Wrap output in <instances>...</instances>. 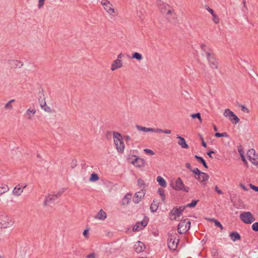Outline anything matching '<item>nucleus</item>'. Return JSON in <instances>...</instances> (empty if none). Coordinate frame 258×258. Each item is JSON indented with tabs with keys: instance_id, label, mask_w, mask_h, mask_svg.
I'll return each mask as SVG.
<instances>
[{
	"instance_id": "nucleus-1",
	"label": "nucleus",
	"mask_w": 258,
	"mask_h": 258,
	"mask_svg": "<svg viewBox=\"0 0 258 258\" xmlns=\"http://www.w3.org/2000/svg\"><path fill=\"white\" fill-rule=\"evenodd\" d=\"M15 223L13 219L7 214L0 215V227L7 228L11 227Z\"/></svg>"
},
{
	"instance_id": "nucleus-2",
	"label": "nucleus",
	"mask_w": 258,
	"mask_h": 258,
	"mask_svg": "<svg viewBox=\"0 0 258 258\" xmlns=\"http://www.w3.org/2000/svg\"><path fill=\"white\" fill-rule=\"evenodd\" d=\"M113 140L117 151L119 152H123L124 149V144L121 134L118 132H114Z\"/></svg>"
},
{
	"instance_id": "nucleus-3",
	"label": "nucleus",
	"mask_w": 258,
	"mask_h": 258,
	"mask_svg": "<svg viewBox=\"0 0 258 258\" xmlns=\"http://www.w3.org/2000/svg\"><path fill=\"white\" fill-rule=\"evenodd\" d=\"M171 187L175 190H182L185 192L189 191V187L184 185L183 182L180 177L177 178L174 182L170 183Z\"/></svg>"
},
{
	"instance_id": "nucleus-4",
	"label": "nucleus",
	"mask_w": 258,
	"mask_h": 258,
	"mask_svg": "<svg viewBox=\"0 0 258 258\" xmlns=\"http://www.w3.org/2000/svg\"><path fill=\"white\" fill-rule=\"evenodd\" d=\"M240 220L245 224H251L255 221V218L250 212H243L240 214Z\"/></svg>"
},
{
	"instance_id": "nucleus-5",
	"label": "nucleus",
	"mask_w": 258,
	"mask_h": 258,
	"mask_svg": "<svg viewBox=\"0 0 258 258\" xmlns=\"http://www.w3.org/2000/svg\"><path fill=\"white\" fill-rule=\"evenodd\" d=\"M190 227V222L188 219H185L181 221L178 225L177 230L180 234L186 232Z\"/></svg>"
},
{
	"instance_id": "nucleus-6",
	"label": "nucleus",
	"mask_w": 258,
	"mask_h": 258,
	"mask_svg": "<svg viewBox=\"0 0 258 258\" xmlns=\"http://www.w3.org/2000/svg\"><path fill=\"white\" fill-rule=\"evenodd\" d=\"M176 234L174 235L170 234L168 235V246L169 249L172 250H175L177 247V243L179 239L177 238Z\"/></svg>"
},
{
	"instance_id": "nucleus-7",
	"label": "nucleus",
	"mask_w": 258,
	"mask_h": 258,
	"mask_svg": "<svg viewBox=\"0 0 258 258\" xmlns=\"http://www.w3.org/2000/svg\"><path fill=\"white\" fill-rule=\"evenodd\" d=\"M101 5L103 6L104 10L110 16H113L116 11L113 8L112 4L108 0H102Z\"/></svg>"
},
{
	"instance_id": "nucleus-8",
	"label": "nucleus",
	"mask_w": 258,
	"mask_h": 258,
	"mask_svg": "<svg viewBox=\"0 0 258 258\" xmlns=\"http://www.w3.org/2000/svg\"><path fill=\"white\" fill-rule=\"evenodd\" d=\"M206 54L211 68L217 69L218 68V61L216 59L215 55L209 51L206 52Z\"/></svg>"
},
{
	"instance_id": "nucleus-9",
	"label": "nucleus",
	"mask_w": 258,
	"mask_h": 258,
	"mask_svg": "<svg viewBox=\"0 0 258 258\" xmlns=\"http://www.w3.org/2000/svg\"><path fill=\"white\" fill-rule=\"evenodd\" d=\"M223 115L226 117H228L234 124H236L239 121V118L229 109H225Z\"/></svg>"
},
{
	"instance_id": "nucleus-10",
	"label": "nucleus",
	"mask_w": 258,
	"mask_h": 258,
	"mask_svg": "<svg viewBox=\"0 0 258 258\" xmlns=\"http://www.w3.org/2000/svg\"><path fill=\"white\" fill-rule=\"evenodd\" d=\"M185 209V206H181L179 208H174L170 212V214L175 216L173 219L175 220H178L177 218L180 217Z\"/></svg>"
},
{
	"instance_id": "nucleus-11",
	"label": "nucleus",
	"mask_w": 258,
	"mask_h": 258,
	"mask_svg": "<svg viewBox=\"0 0 258 258\" xmlns=\"http://www.w3.org/2000/svg\"><path fill=\"white\" fill-rule=\"evenodd\" d=\"M26 186V184H19L13 189V194L16 197L20 196Z\"/></svg>"
},
{
	"instance_id": "nucleus-12",
	"label": "nucleus",
	"mask_w": 258,
	"mask_h": 258,
	"mask_svg": "<svg viewBox=\"0 0 258 258\" xmlns=\"http://www.w3.org/2000/svg\"><path fill=\"white\" fill-rule=\"evenodd\" d=\"M136 127L139 131H141V132H143L145 133H148V132L155 133V131H159V130H156V128L146 127L141 126L138 124H137L136 125Z\"/></svg>"
},
{
	"instance_id": "nucleus-13",
	"label": "nucleus",
	"mask_w": 258,
	"mask_h": 258,
	"mask_svg": "<svg viewBox=\"0 0 258 258\" xmlns=\"http://www.w3.org/2000/svg\"><path fill=\"white\" fill-rule=\"evenodd\" d=\"M36 109L34 107H30L27 110L25 115L27 117V118L29 120L32 119L34 114L36 113Z\"/></svg>"
},
{
	"instance_id": "nucleus-14",
	"label": "nucleus",
	"mask_w": 258,
	"mask_h": 258,
	"mask_svg": "<svg viewBox=\"0 0 258 258\" xmlns=\"http://www.w3.org/2000/svg\"><path fill=\"white\" fill-rule=\"evenodd\" d=\"M132 163L138 167H142L144 166L145 161L142 158L136 157L135 159L132 162Z\"/></svg>"
},
{
	"instance_id": "nucleus-15",
	"label": "nucleus",
	"mask_w": 258,
	"mask_h": 258,
	"mask_svg": "<svg viewBox=\"0 0 258 258\" xmlns=\"http://www.w3.org/2000/svg\"><path fill=\"white\" fill-rule=\"evenodd\" d=\"M55 195H48L46 196L45 200L43 202V205L44 206H47L49 205L50 203L53 202L55 199H56L55 197Z\"/></svg>"
},
{
	"instance_id": "nucleus-16",
	"label": "nucleus",
	"mask_w": 258,
	"mask_h": 258,
	"mask_svg": "<svg viewBox=\"0 0 258 258\" xmlns=\"http://www.w3.org/2000/svg\"><path fill=\"white\" fill-rule=\"evenodd\" d=\"M134 248L136 251L139 253L143 251L145 249V246L144 243L138 241L135 243Z\"/></svg>"
},
{
	"instance_id": "nucleus-17",
	"label": "nucleus",
	"mask_w": 258,
	"mask_h": 258,
	"mask_svg": "<svg viewBox=\"0 0 258 258\" xmlns=\"http://www.w3.org/2000/svg\"><path fill=\"white\" fill-rule=\"evenodd\" d=\"M122 66V60H119V59H116L113 61L111 66V70L113 71L117 69L121 68Z\"/></svg>"
},
{
	"instance_id": "nucleus-18",
	"label": "nucleus",
	"mask_w": 258,
	"mask_h": 258,
	"mask_svg": "<svg viewBox=\"0 0 258 258\" xmlns=\"http://www.w3.org/2000/svg\"><path fill=\"white\" fill-rule=\"evenodd\" d=\"M195 178L200 182H203L208 180L209 176L207 173L201 172V173L199 174L198 176H195Z\"/></svg>"
},
{
	"instance_id": "nucleus-19",
	"label": "nucleus",
	"mask_w": 258,
	"mask_h": 258,
	"mask_svg": "<svg viewBox=\"0 0 258 258\" xmlns=\"http://www.w3.org/2000/svg\"><path fill=\"white\" fill-rule=\"evenodd\" d=\"M176 138L179 140L178 144L182 148H188V145L186 144L185 139L179 135L176 136Z\"/></svg>"
},
{
	"instance_id": "nucleus-20",
	"label": "nucleus",
	"mask_w": 258,
	"mask_h": 258,
	"mask_svg": "<svg viewBox=\"0 0 258 258\" xmlns=\"http://www.w3.org/2000/svg\"><path fill=\"white\" fill-rule=\"evenodd\" d=\"M106 218V214L102 209H101L95 216V219L100 220H104Z\"/></svg>"
},
{
	"instance_id": "nucleus-21",
	"label": "nucleus",
	"mask_w": 258,
	"mask_h": 258,
	"mask_svg": "<svg viewBox=\"0 0 258 258\" xmlns=\"http://www.w3.org/2000/svg\"><path fill=\"white\" fill-rule=\"evenodd\" d=\"M145 193L143 191H138L136 193L135 197L133 201L135 203H139L141 199L144 197Z\"/></svg>"
},
{
	"instance_id": "nucleus-22",
	"label": "nucleus",
	"mask_w": 258,
	"mask_h": 258,
	"mask_svg": "<svg viewBox=\"0 0 258 258\" xmlns=\"http://www.w3.org/2000/svg\"><path fill=\"white\" fill-rule=\"evenodd\" d=\"M39 101L41 106V108L44 109L45 111L50 112L51 111V108L47 106L44 99H42L41 100L39 99Z\"/></svg>"
},
{
	"instance_id": "nucleus-23",
	"label": "nucleus",
	"mask_w": 258,
	"mask_h": 258,
	"mask_svg": "<svg viewBox=\"0 0 258 258\" xmlns=\"http://www.w3.org/2000/svg\"><path fill=\"white\" fill-rule=\"evenodd\" d=\"M132 198V194L128 193L123 198L122 201V204L123 205H127L128 204Z\"/></svg>"
},
{
	"instance_id": "nucleus-24",
	"label": "nucleus",
	"mask_w": 258,
	"mask_h": 258,
	"mask_svg": "<svg viewBox=\"0 0 258 258\" xmlns=\"http://www.w3.org/2000/svg\"><path fill=\"white\" fill-rule=\"evenodd\" d=\"M230 237L233 241L240 239V235L237 232H232L230 234Z\"/></svg>"
},
{
	"instance_id": "nucleus-25",
	"label": "nucleus",
	"mask_w": 258,
	"mask_h": 258,
	"mask_svg": "<svg viewBox=\"0 0 258 258\" xmlns=\"http://www.w3.org/2000/svg\"><path fill=\"white\" fill-rule=\"evenodd\" d=\"M10 63L15 68H20L23 66V63L22 61L17 60H12L10 61Z\"/></svg>"
},
{
	"instance_id": "nucleus-26",
	"label": "nucleus",
	"mask_w": 258,
	"mask_h": 258,
	"mask_svg": "<svg viewBox=\"0 0 258 258\" xmlns=\"http://www.w3.org/2000/svg\"><path fill=\"white\" fill-rule=\"evenodd\" d=\"M157 181L159 183V184L164 187H166L167 183L165 180L161 176H158L157 178Z\"/></svg>"
},
{
	"instance_id": "nucleus-27",
	"label": "nucleus",
	"mask_w": 258,
	"mask_h": 258,
	"mask_svg": "<svg viewBox=\"0 0 258 258\" xmlns=\"http://www.w3.org/2000/svg\"><path fill=\"white\" fill-rule=\"evenodd\" d=\"M9 190V187L4 183H0V196L7 192Z\"/></svg>"
},
{
	"instance_id": "nucleus-28",
	"label": "nucleus",
	"mask_w": 258,
	"mask_h": 258,
	"mask_svg": "<svg viewBox=\"0 0 258 258\" xmlns=\"http://www.w3.org/2000/svg\"><path fill=\"white\" fill-rule=\"evenodd\" d=\"M159 207V203L156 202L155 200L153 201V203L151 204L150 206V209L152 212L154 213L157 211Z\"/></svg>"
},
{
	"instance_id": "nucleus-29",
	"label": "nucleus",
	"mask_w": 258,
	"mask_h": 258,
	"mask_svg": "<svg viewBox=\"0 0 258 258\" xmlns=\"http://www.w3.org/2000/svg\"><path fill=\"white\" fill-rule=\"evenodd\" d=\"M256 155L255 151L253 149H249L247 152V156L249 160L255 157Z\"/></svg>"
},
{
	"instance_id": "nucleus-30",
	"label": "nucleus",
	"mask_w": 258,
	"mask_h": 258,
	"mask_svg": "<svg viewBox=\"0 0 258 258\" xmlns=\"http://www.w3.org/2000/svg\"><path fill=\"white\" fill-rule=\"evenodd\" d=\"M166 15H167V18L169 21H171V19H174L175 17H174L175 14H174V11L171 9H168L167 10Z\"/></svg>"
},
{
	"instance_id": "nucleus-31",
	"label": "nucleus",
	"mask_w": 258,
	"mask_h": 258,
	"mask_svg": "<svg viewBox=\"0 0 258 258\" xmlns=\"http://www.w3.org/2000/svg\"><path fill=\"white\" fill-rule=\"evenodd\" d=\"M195 158L198 160V161L199 162H201V163H202V164L203 165V166L206 168H208V166L207 165V163L206 162V161H205V160L201 157H200L198 155H195Z\"/></svg>"
},
{
	"instance_id": "nucleus-32",
	"label": "nucleus",
	"mask_w": 258,
	"mask_h": 258,
	"mask_svg": "<svg viewBox=\"0 0 258 258\" xmlns=\"http://www.w3.org/2000/svg\"><path fill=\"white\" fill-rule=\"evenodd\" d=\"M132 58L136 59L138 60H141L143 59V56L139 52H134L132 55Z\"/></svg>"
},
{
	"instance_id": "nucleus-33",
	"label": "nucleus",
	"mask_w": 258,
	"mask_h": 258,
	"mask_svg": "<svg viewBox=\"0 0 258 258\" xmlns=\"http://www.w3.org/2000/svg\"><path fill=\"white\" fill-rule=\"evenodd\" d=\"M99 179V176L96 173H93L91 174L90 177L89 178L90 181L95 182Z\"/></svg>"
},
{
	"instance_id": "nucleus-34",
	"label": "nucleus",
	"mask_w": 258,
	"mask_h": 258,
	"mask_svg": "<svg viewBox=\"0 0 258 258\" xmlns=\"http://www.w3.org/2000/svg\"><path fill=\"white\" fill-rule=\"evenodd\" d=\"M158 192L160 196L161 197V199L163 202L165 201V196L164 194L165 190L164 189L162 188H159L158 190Z\"/></svg>"
},
{
	"instance_id": "nucleus-35",
	"label": "nucleus",
	"mask_w": 258,
	"mask_h": 258,
	"mask_svg": "<svg viewBox=\"0 0 258 258\" xmlns=\"http://www.w3.org/2000/svg\"><path fill=\"white\" fill-rule=\"evenodd\" d=\"M15 100L12 99L10 100L6 104L5 108L7 109H12L13 108L12 103L14 102Z\"/></svg>"
},
{
	"instance_id": "nucleus-36",
	"label": "nucleus",
	"mask_w": 258,
	"mask_h": 258,
	"mask_svg": "<svg viewBox=\"0 0 258 258\" xmlns=\"http://www.w3.org/2000/svg\"><path fill=\"white\" fill-rule=\"evenodd\" d=\"M250 162L256 166H258V156L256 155L255 157L252 158V159L249 160Z\"/></svg>"
},
{
	"instance_id": "nucleus-37",
	"label": "nucleus",
	"mask_w": 258,
	"mask_h": 258,
	"mask_svg": "<svg viewBox=\"0 0 258 258\" xmlns=\"http://www.w3.org/2000/svg\"><path fill=\"white\" fill-rule=\"evenodd\" d=\"M199 200H194L192 201L189 204H188L185 207H189V208H194L195 207L197 203L198 202Z\"/></svg>"
},
{
	"instance_id": "nucleus-38",
	"label": "nucleus",
	"mask_w": 258,
	"mask_h": 258,
	"mask_svg": "<svg viewBox=\"0 0 258 258\" xmlns=\"http://www.w3.org/2000/svg\"><path fill=\"white\" fill-rule=\"evenodd\" d=\"M156 130H159V131H155V133H164L165 134H169L171 132V131L169 130H163L160 128H156Z\"/></svg>"
},
{
	"instance_id": "nucleus-39",
	"label": "nucleus",
	"mask_w": 258,
	"mask_h": 258,
	"mask_svg": "<svg viewBox=\"0 0 258 258\" xmlns=\"http://www.w3.org/2000/svg\"><path fill=\"white\" fill-rule=\"evenodd\" d=\"M228 136V135L227 133L226 132H224L222 133H217L215 134V137H216L217 138L227 137Z\"/></svg>"
},
{
	"instance_id": "nucleus-40",
	"label": "nucleus",
	"mask_w": 258,
	"mask_h": 258,
	"mask_svg": "<svg viewBox=\"0 0 258 258\" xmlns=\"http://www.w3.org/2000/svg\"><path fill=\"white\" fill-rule=\"evenodd\" d=\"M212 220L214 221V222L215 223V225L216 226L220 227L221 229H223V227L222 225V224L220 223V222H219L217 220H215L214 219H213Z\"/></svg>"
},
{
	"instance_id": "nucleus-41",
	"label": "nucleus",
	"mask_w": 258,
	"mask_h": 258,
	"mask_svg": "<svg viewBox=\"0 0 258 258\" xmlns=\"http://www.w3.org/2000/svg\"><path fill=\"white\" fill-rule=\"evenodd\" d=\"M139 225L143 228L145 227L148 224V221L146 220H143L140 222H138Z\"/></svg>"
},
{
	"instance_id": "nucleus-42",
	"label": "nucleus",
	"mask_w": 258,
	"mask_h": 258,
	"mask_svg": "<svg viewBox=\"0 0 258 258\" xmlns=\"http://www.w3.org/2000/svg\"><path fill=\"white\" fill-rule=\"evenodd\" d=\"M191 117L192 118H198L200 121H202V118H201V114L200 113H196V114H192L191 115Z\"/></svg>"
},
{
	"instance_id": "nucleus-43",
	"label": "nucleus",
	"mask_w": 258,
	"mask_h": 258,
	"mask_svg": "<svg viewBox=\"0 0 258 258\" xmlns=\"http://www.w3.org/2000/svg\"><path fill=\"white\" fill-rule=\"evenodd\" d=\"M191 171L196 175V176H198L202 172L198 168L192 169Z\"/></svg>"
},
{
	"instance_id": "nucleus-44",
	"label": "nucleus",
	"mask_w": 258,
	"mask_h": 258,
	"mask_svg": "<svg viewBox=\"0 0 258 258\" xmlns=\"http://www.w3.org/2000/svg\"><path fill=\"white\" fill-rule=\"evenodd\" d=\"M142 229H143L142 227L140 226V225H139V224H138V223H137L133 228V231H139Z\"/></svg>"
},
{
	"instance_id": "nucleus-45",
	"label": "nucleus",
	"mask_w": 258,
	"mask_h": 258,
	"mask_svg": "<svg viewBox=\"0 0 258 258\" xmlns=\"http://www.w3.org/2000/svg\"><path fill=\"white\" fill-rule=\"evenodd\" d=\"M252 229L254 231H258V222H255L252 224Z\"/></svg>"
},
{
	"instance_id": "nucleus-46",
	"label": "nucleus",
	"mask_w": 258,
	"mask_h": 258,
	"mask_svg": "<svg viewBox=\"0 0 258 258\" xmlns=\"http://www.w3.org/2000/svg\"><path fill=\"white\" fill-rule=\"evenodd\" d=\"M213 21L216 23V24H217L219 23V17L217 15H216V14H214V15H213Z\"/></svg>"
},
{
	"instance_id": "nucleus-47",
	"label": "nucleus",
	"mask_w": 258,
	"mask_h": 258,
	"mask_svg": "<svg viewBox=\"0 0 258 258\" xmlns=\"http://www.w3.org/2000/svg\"><path fill=\"white\" fill-rule=\"evenodd\" d=\"M144 151L145 153L146 154H150L151 155H154V153L153 151H152L150 149H145L144 150Z\"/></svg>"
},
{
	"instance_id": "nucleus-48",
	"label": "nucleus",
	"mask_w": 258,
	"mask_h": 258,
	"mask_svg": "<svg viewBox=\"0 0 258 258\" xmlns=\"http://www.w3.org/2000/svg\"><path fill=\"white\" fill-rule=\"evenodd\" d=\"M83 234L85 238H88V237H89V230L88 229H85L84 230Z\"/></svg>"
},
{
	"instance_id": "nucleus-49",
	"label": "nucleus",
	"mask_w": 258,
	"mask_h": 258,
	"mask_svg": "<svg viewBox=\"0 0 258 258\" xmlns=\"http://www.w3.org/2000/svg\"><path fill=\"white\" fill-rule=\"evenodd\" d=\"M238 153H239V155H240V157L244 155L243 150V149L241 147H239L238 148Z\"/></svg>"
},
{
	"instance_id": "nucleus-50",
	"label": "nucleus",
	"mask_w": 258,
	"mask_h": 258,
	"mask_svg": "<svg viewBox=\"0 0 258 258\" xmlns=\"http://www.w3.org/2000/svg\"><path fill=\"white\" fill-rule=\"evenodd\" d=\"M240 106L241 107V110L242 111L245 112L246 113H248L249 112L248 109L245 106H244V105H241Z\"/></svg>"
},
{
	"instance_id": "nucleus-51",
	"label": "nucleus",
	"mask_w": 258,
	"mask_h": 258,
	"mask_svg": "<svg viewBox=\"0 0 258 258\" xmlns=\"http://www.w3.org/2000/svg\"><path fill=\"white\" fill-rule=\"evenodd\" d=\"M44 1H45V0H39V1H38L39 4H38V8L40 9L42 7V6L44 5Z\"/></svg>"
},
{
	"instance_id": "nucleus-52",
	"label": "nucleus",
	"mask_w": 258,
	"mask_h": 258,
	"mask_svg": "<svg viewBox=\"0 0 258 258\" xmlns=\"http://www.w3.org/2000/svg\"><path fill=\"white\" fill-rule=\"evenodd\" d=\"M86 258H96V254L94 253H91L86 256Z\"/></svg>"
},
{
	"instance_id": "nucleus-53",
	"label": "nucleus",
	"mask_w": 258,
	"mask_h": 258,
	"mask_svg": "<svg viewBox=\"0 0 258 258\" xmlns=\"http://www.w3.org/2000/svg\"><path fill=\"white\" fill-rule=\"evenodd\" d=\"M249 185L251 189H253L254 190H255L256 191H258V186H256L251 184H250Z\"/></svg>"
},
{
	"instance_id": "nucleus-54",
	"label": "nucleus",
	"mask_w": 258,
	"mask_h": 258,
	"mask_svg": "<svg viewBox=\"0 0 258 258\" xmlns=\"http://www.w3.org/2000/svg\"><path fill=\"white\" fill-rule=\"evenodd\" d=\"M77 161L76 160H73L71 163V167L72 168H74L77 166Z\"/></svg>"
},
{
	"instance_id": "nucleus-55",
	"label": "nucleus",
	"mask_w": 258,
	"mask_h": 258,
	"mask_svg": "<svg viewBox=\"0 0 258 258\" xmlns=\"http://www.w3.org/2000/svg\"><path fill=\"white\" fill-rule=\"evenodd\" d=\"M138 184L140 186H142V185H143L144 184V181L142 179H141V178L138 179Z\"/></svg>"
},
{
	"instance_id": "nucleus-56",
	"label": "nucleus",
	"mask_w": 258,
	"mask_h": 258,
	"mask_svg": "<svg viewBox=\"0 0 258 258\" xmlns=\"http://www.w3.org/2000/svg\"><path fill=\"white\" fill-rule=\"evenodd\" d=\"M62 192H63V191H59L56 194H53V195H55V198L57 199V198L59 197L61 195Z\"/></svg>"
},
{
	"instance_id": "nucleus-57",
	"label": "nucleus",
	"mask_w": 258,
	"mask_h": 258,
	"mask_svg": "<svg viewBox=\"0 0 258 258\" xmlns=\"http://www.w3.org/2000/svg\"><path fill=\"white\" fill-rule=\"evenodd\" d=\"M215 190H216V191L217 192V193H218V194H220V195H221V194H223L222 191L221 190L219 189V188H218V186H217V185L215 186Z\"/></svg>"
},
{
	"instance_id": "nucleus-58",
	"label": "nucleus",
	"mask_w": 258,
	"mask_h": 258,
	"mask_svg": "<svg viewBox=\"0 0 258 258\" xmlns=\"http://www.w3.org/2000/svg\"><path fill=\"white\" fill-rule=\"evenodd\" d=\"M123 57V54L122 53H120L117 56V59H119V60H121V58Z\"/></svg>"
},
{
	"instance_id": "nucleus-59",
	"label": "nucleus",
	"mask_w": 258,
	"mask_h": 258,
	"mask_svg": "<svg viewBox=\"0 0 258 258\" xmlns=\"http://www.w3.org/2000/svg\"><path fill=\"white\" fill-rule=\"evenodd\" d=\"M185 166L186 168H187L188 169H189V170H191L192 169L191 168V165H190V164L189 163H186L185 164Z\"/></svg>"
},
{
	"instance_id": "nucleus-60",
	"label": "nucleus",
	"mask_w": 258,
	"mask_h": 258,
	"mask_svg": "<svg viewBox=\"0 0 258 258\" xmlns=\"http://www.w3.org/2000/svg\"><path fill=\"white\" fill-rule=\"evenodd\" d=\"M207 10L208 11V12H209V13H210L212 15V16H213V15H214V14H215L214 13V12L213 10H212V9H211V8H208L207 9Z\"/></svg>"
},
{
	"instance_id": "nucleus-61",
	"label": "nucleus",
	"mask_w": 258,
	"mask_h": 258,
	"mask_svg": "<svg viewBox=\"0 0 258 258\" xmlns=\"http://www.w3.org/2000/svg\"><path fill=\"white\" fill-rule=\"evenodd\" d=\"M241 157L242 161L244 162V163L245 165H247V162L246 160L245 159L244 155L242 156H241Z\"/></svg>"
},
{
	"instance_id": "nucleus-62",
	"label": "nucleus",
	"mask_w": 258,
	"mask_h": 258,
	"mask_svg": "<svg viewBox=\"0 0 258 258\" xmlns=\"http://www.w3.org/2000/svg\"><path fill=\"white\" fill-rule=\"evenodd\" d=\"M215 152L214 151H210V152H208L207 154L209 156L210 158H212L213 157L212 156V154H213Z\"/></svg>"
},
{
	"instance_id": "nucleus-63",
	"label": "nucleus",
	"mask_w": 258,
	"mask_h": 258,
	"mask_svg": "<svg viewBox=\"0 0 258 258\" xmlns=\"http://www.w3.org/2000/svg\"><path fill=\"white\" fill-rule=\"evenodd\" d=\"M124 139L125 140V141H128L131 140V138L128 136H125L124 137Z\"/></svg>"
},
{
	"instance_id": "nucleus-64",
	"label": "nucleus",
	"mask_w": 258,
	"mask_h": 258,
	"mask_svg": "<svg viewBox=\"0 0 258 258\" xmlns=\"http://www.w3.org/2000/svg\"><path fill=\"white\" fill-rule=\"evenodd\" d=\"M202 146L204 147H207V144L205 142V141H204V139H202Z\"/></svg>"
}]
</instances>
